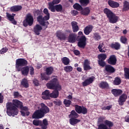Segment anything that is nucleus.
Masks as SVG:
<instances>
[{
    "mask_svg": "<svg viewBox=\"0 0 129 129\" xmlns=\"http://www.w3.org/2000/svg\"><path fill=\"white\" fill-rule=\"evenodd\" d=\"M23 102L20 101L19 100L14 99L13 100V103H7V113L9 116H15L18 115L19 113V110L21 106H22ZM18 107V108H17Z\"/></svg>",
    "mask_w": 129,
    "mask_h": 129,
    "instance_id": "1",
    "label": "nucleus"
},
{
    "mask_svg": "<svg viewBox=\"0 0 129 129\" xmlns=\"http://www.w3.org/2000/svg\"><path fill=\"white\" fill-rule=\"evenodd\" d=\"M46 86L48 89L54 90L52 93L50 94V96L52 98H57L59 96V91L62 89L61 85L59 84L58 80L53 78L49 83L46 84Z\"/></svg>",
    "mask_w": 129,
    "mask_h": 129,
    "instance_id": "2",
    "label": "nucleus"
},
{
    "mask_svg": "<svg viewBox=\"0 0 129 129\" xmlns=\"http://www.w3.org/2000/svg\"><path fill=\"white\" fill-rule=\"evenodd\" d=\"M43 13L46 16L43 17L42 15H39L37 18V20L40 25H41L45 29H47L49 25V22L47 21L50 19V13H49V10L47 8H45L43 10Z\"/></svg>",
    "mask_w": 129,
    "mask_h": 129,
    "instance_id": "3",
    "label": "nucleus"
},
{
    "mask_svg": "<svg viewBox=\"0 0 129 129\" xmlns=\"http://www.w3.org/2000/svg\"><path fill=\"white\" fill-rule=\"evenodd\" d=\"M41 108L39 110H36L32 115V118H42L44 117L46 113H48L50 111V109L45 104L41 103L40 104Z\"/></svg>",
    "mask_w": 129,
    "mask_h": 129,
    "instance_id": "4",
    "label": "nucleus"
},
{
    "mask_svg": "<svg viewBox=\"0 0 129 129\" xmlns=\"http://www.w3.org/2000/svg\"><path fill=\"white\" fill-rule=\"evenodd\" d=\"M33 123L36 126L40 125L41 126L42 129H47L48 126V121L47 119H43L42 121V120L35 119L33 121Z\"/></svg>",
    "mask_w": 129,
    "mask_h": 129,
    "instance_id": "5",
    "label": "nucleus"
},
{
    "mask_svg": "<svg viewBox=\"0 0 129 129\" xmlns=\"http://www.w3.org/2000/svg\"><path fill=\"white\" fill-rule=\"evenodd\" d=\"M98 126V129H111L113 126V122L110 120H105L103 124H100Z\"/></svg>",
    "mask_w": 129,
    "mask_h": 129,
    "instance_id": "6",
    "label": "nucleus"
},
{
    "mask_svg": "<svg viewBox=\"0 0 129 129\" xmlns=\"http://www.w3.org/2000/svg\"><path fill=\"white\" fill-rule=\"evenodd\" d=\"M28 64V61L24 58H19L16 60V69L18 71H21V66H25Z\"/></svg>",
    "mask_w": 129,
    "mask_h": 129,
    "instance_id": "7",
    "label": "nucleus"
},
{
    "mask_svg": "<svg viewBox=\"0 0 129 129\" xmlns=\"http://www.w3.org/2000/svg\"><path fill=\"white\" fill-rule=\"evenodd\" d=\"M34 23V18L31 14H28L26 16L25 20L23 21V26L24 27H28L29 26H32Z\"/></svg>",
    "mask_w": 129,
    "mask_h": 129,
    "instance_id": "8",
    "label": "nucleus"
},
{
    "mask_svg": "<svg viewBox=\"0 0 129 129\" xmlns=\"http://www.w3.org/2000/svg\"><path fill=\"white\" fill-rule=\"evenodd\" d=\"M63 8L62 7V5H53L52 6L48 7V9L50 10L52 13H55V12H61L62 11Z\"/></svg>",
    "mask_w": 129,
    "mask_h": 129,
    "instance_id": "9",
    "label": "nucleus"
},
{
    "mask_svg": "<svg viewBox=\"0 0 129 129\" xmlns=\"http://www.w3.org/2000/svg\"><path fill=\"white\" fill-rule=\"evenodd\" d=\"M20 108L21 109L20 112L22 116H26V115L28 116L30 115V112L28 111L29 108H28V107L23 106L22 105Z\"/></svg>",
    "mask_w": 129,
    "mask_h": 129,
    "instance_id": "10",
    "label": "nucleus"
},
{
    "mask_svg": "<svg viewBox=\"0 0 129 129\" xmlns=\"http://www.w3.org/2000/svg\"><path fill=\"white\" fill-rule=\"evenodd\" d=\"M94 80H95V77L91 76L88 78V79H86L85 81L83 82V86H87L88 85L92 84Z\"/></svg>",
    "mask_w": 129,
    "mask_h": 129,
    "instance_id": "11",
    "label": "nucleus"
},
{
    "mask_svg": "<svg viewBox=\"0 0 129 129\" xmlns=\"http://www.w3.org/2000/svg\"><path fill=\"white\" fill-rule=\"evenodd\" d=\"M86 45V37L85 36H82L80 40L78 43V46L80 47V48H84Z\"/></svg>",
    "mask_w": 129,
    "mask_h": 129,
    "instance_id": "12",
    "label": "nucleus"
},
{
    "mask_svg": "<svg viewBox=\"0 0 129 129\" xmlns=\"http://www.w3.org/2000/svg\"><path fill=\"white\" fill-rule=\"evenodd\" d=\"M108 19L109 20V23H110L111 24H115V23H116V22L118 21V17H117V16H116L114 13H113L111 15V16L109 17Z\"/></svg>",
    "mask_w": 129,
    "mask_h": 129,
    "instance_id": "13",
    "label": "nucleus"
},
{
    "mask_svg": "<svg viewBox=\"0 0 129 129\" xmlns=\"http://www.w3.org/2000/svg\"><path fill=\"white\" fill-rule=\"evenodd\" d=\"M77 39V35L75 33H72L70 34L68 41L70 43H75L76 42V40Z\"/></svg>",
    "mask_w": 129,
    "mask_h": 129,
    "instance_id": "14",
    "label": "nucleus"
},
{
    "mask_svg": "<svg viewBox=\"0 0 129 129\" xmlns=\"http://www.w3.org/2000/svg\"><path fill=\"white\" fill-rule=\"evenodd\" d=\"M126 98H127V96L126 94H123L121 95L118 100L119 105H123V103L126 100Z\"/></svg>",
    "mask_w": 129,
    "mask_h": 129,
    "instance_id": "15",
    "label": "nucleus"
},
{
    "mask_svg": "<svg viewBox=\"0 0 129 129\" xmlns=\"http://www.w3.org/2000/svg\"><path fill=\"white\" fill-rule=\"evenodd\" d=\"M108 63L111 65H115L116 64V57H115V55H111L108 59Z\"/></svg>",
    "mask_w": 129,
    "mask_h": 129,
    "instance_id": "16",
    "label": "nucleus"
},
{
    "mask_svg": "<svg viewBox=\"0 0 129 129\" xmlns=\"http://www.w3.org/2000/svg\"><path fill=\"white\" fill-rule=\"evenodd\" d=\"M42 29L43 28L41 25L37 24L34 28V32L36 35H40V33H41V31H42Z\"/></svg>",
    "mask_w": 129,
    "mask_h": 129,
    "instance_id": "17",
    "label": "nucleus"
},
{
    "mask_svg": "<svg viewBox=\"0 0 129 129\" xmlns=\"http://www.w3.org/2000/svg\"><path fill=\"white\" fill-rule=\"evenodd\" d=\"M56 37H57L59 40H65L67 38L66 35L60 31H58L56 32Z\"/></svg>",
    "mask_w": 129,
    "mask_h": 129,
    "instance_id": "18",
    "label": "nucleus"
},
{
    "mask_svg": "<svg viewBox=\"0 0 129 129\" xmlns=\"http://www.w3.org/2000/svg\"><path fill=\"white\" fill-rule=\"evenodd\" d=\"M42 98H43V99H50V92L48 90H46L44 92H43L42 94Z\"/></svg>",
    "mask_w": 129,
    "mask_h": 129,
    "instance_id": "19",
    "label": "nucleus"
},
{
    "mask_svg": "<svg viewBox=\"0 0 129 129\" xmlns=\"http://www.w3.org/2000/svg\"><path fill=\"white\" fill-rule=\"evenodd\" d=\"M108 4L109 6L111 7V8H118L119 7V4L111 0H109L108 2Z\"/></svg>",
    "mask_w": 129,
    "mask_h": 129,
    "instance_id": "20",
    "label": "nucleus"
},
{
    "mask_svg": "<svg viewBox=\"0 0 129 129\" xmlns=\"http://www.w3.org/2000/svg\"><path fill=\"white\" fill-rule=\"evenodd\" d=\"M92 29H93V27L91 25H89L86 27L84 30L85 35H89L92 31Z\"/></svg>",
    "mask_w": 129,
    "mask_h": 129,
    "instance_id": "21",
    "label": "nucleus"
},
{
    "mask_svg": "<svg viewBox=\"0 0 129 129\" xmlns=\"http://www.w3.org/2000/svg\"><path fill=\"white\" fill-rule=\"evenodd\" d=\"M23 7L22 6L17 5L11 7L10 11L11 12H19V11H21Z\"/></svg>",
    "mask_w": 129,
    "mask_h": 129,
    "instance_id": "22",
    "label": "nucleus"
},
{
    "mask_svg": "<svg viewBox=\"0 0 129 129\" xmlns=\"http://www.w3.org/2000/svg\"><path fill=\"white\" fill-rule=\"evenodd\" d=\"M29 67H25L23 68L22 69V68H21V71L22 72V74L24 76H27L28 74H29Z\"/></svg>",
    "mask_w": 129,
    "mask_h": 129,
    "instance_id": "23",
    "label": "nucleus"
},
{
    "mask_svg": "<svg viewBox=\"0 0 129 129\" xmlns=\"http://www.w3.org/2000/svg\"><path fill=\"white\" fill-rule=\"evenodd\" d=\"M72 26L74 33H76V32H78V31L79 30V27H78V25H77V22L75 21L72 22Z\"/></svg>",
    "mask_w": 129,
    "mask_h": 129,
    "instance_id": "24",
    "label": "nucleus"
},
{
    "mask_svg": "<svg viewBox=\"0 0 129 129\" xmlns=\"http://www.w3.org/2000/svg\"><path fill=\"white\" fill-rule=\"evenodd\" d=\"M90 63L89 62V60L88 59H86L84 62V70H90L91 69V67L89 66Z\"/></svg>",
    "mask_w": 129,
    "mask_h": 129,
    "instance_id": "25",
    "label": "nucleus"
},
{
    "mask_svg": "<svg viewBox=\"0 0 129 129\" xmlns=\"http://www.w3.org/2000/svg\"><path fill=\"white\" fill-rule=\"evenodd\" d=\"M111 92L114 96H118V95L122 93V91L119 89H114L111 90Z\"/></svg>",
    "mask_w": 129,
    "mask_h": 129,
    "instance_id": "26",
    "label": "nucleus"
},
{
    "mask_svg": "<svg viewBox=\"0 0 129 129\" xmlns=\"http://www.w3.org/2000/svg\"><path fill=\"white\" fill-rule=\"evenodd\" d=\"M105 69L109 73H113L115 71L114 68L108 64L105 66Z\"/></svg>",
    "mask_w": 129,
    "mask_h": 129,
    "instance_id": "27",
    "label": "nucleus"
},
{
    "mask_svg": "<svg viewBox=\"0 0 129 129\" xmlns=\"http://www.w3.org/2000/svg\"><path fill=\"white\" fill-rule=\"evenodd\" d=\"M104 13L105 14V15L107 16V18H109L110 16H112V14H113V12L111 11V10L108 9V8H105L104 9Z\"/></svg>",
    "mask_w": 129,
    "mask_h": 129,
    "instance_id": "28",
    "label": "nucleus"
},
{
    "mask_svg": "<svg viewBox=\"0 0 129 129\" xmlns=\"http://www.w3.org/2000/svg\"><path fill=\"white\" fill-rule=\"evenodd\" d=\"M79 116V115L78 114L75 110H72L71 112V114L69 115L70 118H77Z\"/></svg>",
    "mask_w": 129,
    "mask_h": 129,
    "instance_id": "29",
    "label": "nucleus"
},
{
    "mask_svg": "<svg viewBox=\"0 0 129 129\" xmlns=\"http://www.w3.org/2000/svg\"><path fill=\"white\" fill-rule=\"evenodd\" d=\"M78 122H80V120L76 119V118L70 119V123L72 125H75V124H77Z\"/></svg>",
    "mask_w": 129,
    "mask_h": 129,
    "instance_id": "30",
    "label": "nucleus"
},
{
    "mask_svg": "<svg viewBox=\"0 0 129 129\" xmlns=\"http://www.w3.org/2000/svg\"><path fill=\"white\" fill-rule=\"evenodd\" d=\"M81 13L82 15H83L84 16H88V15H89V13H90V9H89V8L87 7L83 10Z\"/></svg>",
    "mask_w": 129,
    "mask_h": 129,
    "instance_id": "31",
    "label": "nucleus"
},
{
    "mask_svg": "<svg viewBox=\"0 0 129 129\" xmlns=\"http://www.w3.org/2000/svg\"><path fill=\"white\" fill-rule=\"evenodd\" d=\"M21 85L25 87V88H28L29 87V83H28V80L24 78L21 81Z\"/></svg>",
    "mask_w": 129,
    "mask_h": 129,
    "instance_id": "32",
    "label": "nucleus"
},
{
    "mask_svg": "<svg viewBox=\"0 0 129 129\" xmlns=\"http://www.w3.org/2000/svg\"><path fill=\"white\" fill-rule=\"evenodd\" d=\"M111 48L115 49V50H119L120 48V44L118 42H115V43H112L111 45Z\"/></svg>",
    "mask_w": 129,
    "mask_h": 129,
    "instance_id": "33",
    "label": "nucleus"
},
{
    "mask_svg": "<svg viewBox=\"0 0 129 129\" xmlns=\"http://www.w3.org/2000/svg\"><path fill=\"white\" fill-rule=\"evenodd\" d=\"M79 3L82 7H86L89 4V0H79Z\"/></svg>",
    "mask_w": 129,
    "mask_h": 129,
    "instance_id": "34",
    "label": "nucleus"
},
{
    "mask_svg": "<svg viewBox=\"0 0 129 129\" xmlns=\"http://www.w3.org/2000/svg\"><path fill=\"white\" fill-rule=\"evenodd\" d=\"M61 61L64 65H69V63H70V59L67 57H63Z\"/></svg>",
    "mask_w": 129,
    "mask_h": 129,
    "instance_id": "35",
    "label": "nucleus"
},
{
    "mask_svg": "<svg viewBox=\"0 0 129 129\" xmlns=\"http://www.w3.org/2000/svg\"><path fill=\"white\" fill-rule=\"evenodd\" d=\"M99 87L102 89L107 88L108 87V84L106 82H102L100 83Z\"/></svg>",
    "mask_w": 129,
    "mask_h": 129,
    "instance_id": "36",
    "label": "nucleus"
},
{
    "mask_svg": "<svg viewBox=\"0 0 129 129\" xmlns=\"http://www.w3.org/2000/svg\"><path fill=\"white\" fill-rule=\"evenodd\" d=\"M61 2V0H53L52 2L48 3V7H52L54 5H58Z\"/></svg>",
    "mask_w": 129,
    "mask_h": 129,
    "instance_id": "37",
    "label": "nucleus"
},
{
    "mask_svg": "<svg viewBox=\"0 0 129 129\" xmlns=\"http://www.w3.org/2000/svg\"><path fill=\"white\" fill-rule=\"evenodd\" d=\"M73 8L77 11H82V7L81 5H79L78 3H76L73 5Z\"/></svg>",
    "mask_w": 129,
    "mask_h": 129,
    "instance_id": "38",
    "label": "nucleus"
},
{
    "mask_svg": "<svg viewBox=\"0 0 129 129\" xmlns=\"http://www.w3.org/2000/svg\"><path fill=\"white\" fill-rule=\"evenodd\" d=\"M106 54L105 53H101L98 55V58L99 60L104 61L106 59Z\"/></svg>",
    "mask_w": 129,
    "mask_h": 129,
    "instance_id": "39",
    "label": "nucleus"
},
{
    "mask_svg": "<svg viewBox=\"0 0 129 129\" xmlns=\"http://www.w3.org/2000/svg\"><path fill=\"white\" fill-rule=\"evenodd\" d=\"M120 83H121V80H120V78L119 77L115 78L113 82V84L114 85H119Z\"/></svg>",
    "mask_w": 129,
    "mask_h": 129,
    "instance_id": "40",
    "label": "nucleus"
},
{
    "mask_svg": "<svg viewBox=\"0 0 129 129\" xmlns=\"http://www.w3.org/2000/svg\"><path fill=\"white\" fill-rule=\"evenodd\" d=\"M71 103H72V102L70 100L64 99L63 101V104H64L65 106L67 107H69Z\"/></svg>",
    "mask_w": 129,
    "mask_h": 129,
    "instance_id": "41",
    "label": "nucleus"
},
{
    "mask_svg": "<svg viewBox=\"0 0 129 129\" xmlns=\"http://www.w3.org/2000/svg\"><path fill=\"white\" fill-rule=\"evenodd\" d=\"M123 11H128V10H129V3L128 2H127L126 1H124V3H123Z\"/></svg>",
    "mask_w": 129,
    "mask_h": 129,
    "instance_id": "42",
    "label": "nucleus"
},
{
    "mask_svg": "<svg viewBox=\"0 0 129 129\" xmlns=\"http://www.w3.org/2000/svg\"><path fill=\"white\" fill-rule=\"evenodd\" d=\"M64 70L66 72H71L73 70V68L71 66H67L64 67Z\"/></svg>",
    "mask_w": 129,
    "mask_h": 129,
    "instance_id": "43",
    "label": "nucleus"
},
{
    "mask_svg": "<svg viewBox=\"0 0 129 129\" xmlns=\"http://www.w3.org/2000/svg\"><path fill=\"white\" fill-rule=\"evenodd\" d=\"M105 119V117L102 116L98 118V124H102V122L104 123V120Z\"/></svg>",
    "mask_w": 129,
    "mask_h": 129,
    "instance_id": "44",
    "label": "nucleus"
},
{
    "mask_svg": "<svg viewBox=\"0 0 129 129\" xmlns=\"http://www.w3.org/2000/svg\"><path fill=\"white\" fill-rule=\"evenodd\" d=\"M75 110L78 113H81V109H82V106H79L78 105H76L75 106Z\"/></svg>",
    "mask_w": 129,
    "mask_h": 129,
    "instance_id": "45",
    "label": "nucleus"
},
{
    "mask_svg": "<svg viewBox=\"0 0 129 129\" xmlns=\"http://www.w3.org/2000/svg\"><path fill=\"white\" fill-rule=\"evenodd\" d=\"M124 76L126 79H129V69L125 68L124 69Z\"/></svg>",
    "mask_w": 129,
    "mask_h": 129,
    "instance_id": "46",
    "label": "nucleus"
},
{
    "mask_svg": "<svg viewBox=\"0 0 129 129\" xmlns=\"http://www.w3.org/2000/svg\"><path fill=\"white\" fill-rule=\"evenodd\" d=\"M53 68L48 67L46 69V74L47 75H51L53 73Z\"/></svg>",
    "mask_w": 129,
    "mask_h": 129,
    "instance_id": "47",
    "label": "nucleus"
},
{
    "mask_svg": "<svg viewBox=\"0 0 129 129\" xmlns=\"http://www.w3.org/2000/svg\"><path fill=\"white\" fill-rule=\"evenodd\" d=\"M81 113H82L83 114H86L87 113V109L84 106H82Z\"/></svg>",
    "mask_w": 129,
    "mask_h": 129,
    "instance_id": "48",
    "label": "nucleus"
},
{
    "mask_svg": "<svg viewBox=\"0 0 129 129\" xmlns=\"http://www.w3.org/2000/svg\"><path fill=\"white\" fill-rule=\"evenodd\" d=\"M94 39L96 40V41H98V40H100L101 39V37H100V35H99L98 33H95L94 34Z\"/></svg>",
    "mask_w": 129,
    "mask_h": 129,
    "instance_id": "49",
    "label": "nucleus"
},
{
    "mask_svg": "<svg viewBox=\"0 0 129 129\" xmlns=\"http://www.w3.org/2000/svg\"><path fill=\"white\" fill-rule=\"evenodd\" d=\"M7 17L9 21H14V16L10 14L9 13H6Z\"/></svg>",
    "mask_w": 129,
    "mask_h": 129,
    "instance_id": "50",
    "label": "nucleus"
},
{
    "mask_svg": "<svg viewBox=\"0 0 129 129\" xmlns=\"http://www.w3.org/2000/svg\"><path fill=\"white\" fill-rule=\"evenodd\" d=\"M127 41V39H126V37H125V36H121L120 37V41L123 44H125Z\"/></svg>",
    "mask_w": 129,
    "mask_h": 129,
    "instance_id": "51",
    "label": "nucleus"
},
{
    "mask_svg": "<svg viewBox=\"0 0 129 129\" xmlns=\"http://www.w3.org/2000/svg\"><path fill=\"white\" fill-rule=\"evenodd\" d=\"M53 103L55 105H58V106H60L62 104V102L59 100H55Z\"/></svg>",
    "mask_w": 129,
    "mask_h": 129,
    "instance_id": "52",
    "label": "nucleus"
},
{
    "mask_svg": "<svg viewBox=\"0 0 129 129\" xmlns=\"http://www.w3.org/2000/svg\"><path fill=\"white\" fill-rule=\"evenodd\" d=\"M41 79L42 80H49L50 79V77H46V75L41 74Z\"/></svg>",
    "mask_w": 129,
    "mask_h": 129,
    "instance_id": "53",
    "label": "nucleus"
},
{
    "mask_svg": "<svg viewBox=\"0 0 129 129\" xmlns=\"http://www.w3.org/2000/svg\"><path fill=\"white\" fill-rule=\"evenodd\" d=\"M98 64L101 67H104V66H105V62H104V61H103V60H101L100 59H99L98 60Z\"/></svg>",
    "mask_w": 129,
    "mask_h": 129,
    "instance_id": "54",
    "label": "nucleus"
},
{
    "mask_svg": "<svg viewBox=\"0 0 129 129\" xmlns=\"http://www.w3.org/2000/svg\"><path fill=\"white\" fill-rule=\"evenodd\" d=\"M103 46V44L102 43L101 44H100L98 47L100 52H101V53H104L105 52V50L102 49Z\"/></svg>",
    "mask_w": 129,
    "mask_h": 129,
    "instance_id": "55",
    "label": "nucleus"
},
{
    "mask_svg": "<svg viewBox=\"0 0 129 129\" xmlns=\"http://www.w3.org/2000/svg\"><path fill=\"white\" fill-rule=\"evenodd\" d=\"M34 14L35 15H41L42 13V10H35L33 12Z\"/></svg>",
    "mask_w": 129,
    "mask_h": 129,
    "instance_id": "56",
    "label": "nucleus"
},
{
    "mask_svg": "<svg viewBox=\"0 0 129 129\" xmlns=\"http://www.w3.org/2000/svg\"><path fill=\"white\" fill-rule=\"evenodd\" d=\"M111 107H112L111 105L107 106L105 107H102V110H109L110 108H111Z\"/></svg>",
    "mask_w": 129,
    "mask_h": 129,
    "instance_id": "57",
    "label": "nucleus"
},
{
    "mask_svg": "<svg viewBox=\"0 0 129 129\" xmlns=\"http://www.w3.org/2000/svg\"><path fill=\"white\" fill-rule=\"evenodd\" d=\"M71 14L73 16H77V15H78V12L76 10H72L71 11Z\"/></svg>",
    "mask_w": 129,
    "mask_h": 129,
    "instance_id": "58",
    "label": "nucleus"
},
{
    "mask_svg": "<svg viewBox=\"0 0 129 129\" xmlns=\"http://www.w3.org/2000/svg\"><path fill=\"white\" fill-rule=\"evenodd\" d=\"M7 51H8V49H7V48H3L0 51V54H4V53H6Z\"/></svg>",
    "mask_w": 129,
    "mask_h": 129,
    "instance_id": "59",
    "label": "nucleus"
},
{
    "mask_svg": "<svg viewBox=\"0 0 129 129\" xmlns=\"http://www.w3.org/2000/svg\"><path fill=\"white\" fill-rule=\"evenodd\" d=\"M30 72V75H34V68H33L32 67H30V68H29Z\"/></svg>",
    "mask_w": 129,
    "mask_h": 129,
    "instance_id": "60",
    "label": "nucleus"
},
{
    "mask_svg": "<svg viewBox=\"0 0 129 129\" xmlns=\"http://www.w3.org/2000/svg\"><path fill=\"white\" fill-rule=\"evenodd\" d=\"M4 101V96L0 93V103H3Z\"/></svg>",
    "mask_w": 129,
    "mask_h": 129,
    "instance_id": "61",
    "label": "nucleus"
},
{
    "mask_svg": "<svg viewBox=\"0 0 129 129\" xmlns=\"http://www.w3.org/2000/svg\"><path fill=\"white\" fill-rule=\"evenodd\" d=\"M74 53L75 55H78L80 54V52H79V51L77 50H75L74 51Z\"/></svg>",
    "mask_w": 129,
    "mask_h": 129,
    "instance_id": "62",
    "label": "nucleus"
},
{
    "mask_svg": "<svg viewBox=\"0 0 129 129\" xmlns=\"http://www.w3.org/2000/svg\"><path fill=\"white\" fill-rule=\"evenodd\" d=\"M33 83L36 85V86H38L39 85V82H38V80H34Z\"/></svg>",
    "mask_w": 129,
    "mask_h": 129,
    "instance_id": "63",
    "label": "nucleus"
},
{
    "mask_svg": "<svg viewBox=\"0 0 129 129\" xmlns=\"http://www.w3.org/2000/svg\"><path fill=\"white\" fill-rule=\"evenodd\" d=\"M126 122H129V116H126L124 118Z\"/></svg>",
    "mask_w": 129,
    "mask_h": 129,
    "instance_id": "64",
    "label": "nucleus"
}]
</instances>
